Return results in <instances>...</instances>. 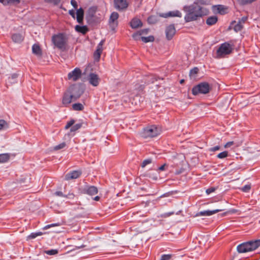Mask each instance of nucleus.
Wrapping results in <instances>:
<instances>
[{
    "instance_id": "19",
    "label": "nucleus",
    "mask_w": 260,
    "mask_h": 260,
    "mask_svg": "<svg viewBox=\"0 0 260 260\" xmlns=\"http://www.w3.org/2000/svg\"><path fill=\"white\" fill-rule=\"evenodd\" d=\"M11 38L14 42L20 43L23 41L24 37L21 34H13Z\"/></svg>"
},
{
    "instance_id": "52",
    "label": "nucleus",
    "mask_w": 260,
    "mask_h": 260,
    "mask_svg": "<svg viewBox=\"0 0 260 260\" xmlns=\"http://www.w3.org/2000/svg\"><path fill=\"white\" fill-rule=\"evenodd\" d=\"M233 144H234V142L233 141H230V142H229L226 143L224 145V147L225 148H228V147H230L231 146H232L233 145Z\"/></svg>"
},
{
    "instance_id": "45",
    "label": "nucleus",
    "mask_w": 260,
    "mask_h": 260,
    "mask_svg": "<svg viewBox=\"0 0 260 260\" xmlns=\"http://www.w3.org/2000/svg\"><path fill=\"white\" fill-rule=\"evenodd\" d=\"M47 3H53L55 5H58L61 0H44Z\"/></svg>"
},
{
    "instance_id": "6",
    "label": "nucleus",
    "mask_w": 260,
    "mask_h": 260,
    "mask_svg": "<svg viewBox=\"0 0 260 260\" xmlns=\"http://www.w3.org/2000/svg\"><path fill=\"white\" fill-rule=\"evenodd\" d=\"M160 133V129L156 126L150 125L143 129L141 135L144 138H152L157 136Z\"/></svg>"
},
{
    "instance_id": "24",
    "label": "nucleus",
    "mask_w": 260,
    "mask_h": 260,
    "mask_svg": "<svg viewBox=\"0 0 260 260\" xmlns=\"http://www.w3.org/2000/svg\"><path fill=\"white\" fill-rule=\"evenodd\" d=\"M20 2V0H0V3L4 5H8L11 4H18Z\"/></svg>"
},
{
    "instance_id": "40",
    "label": "nucleus",
    "mask_w": 260,
    "mask_h": 260,
    "mask_svg": "<svg viewBox=\"0 0 260 260\" xmlns=\"http://www.w3.org/2000/svg\"><path fill=\"white\" fill-rule=\"evenodd\" d=\"M66 145V144L65 142H62L56 146H55L54 148V149L55 150H58L61 149L63 148Z\"/></svg>"
},
{
    "instance_id": "55",
    "label": "nucleus",
    "mask_w": 260,
    "mask_h": 260,
    "mask_svg": "<svg viewBox=\"0 0 260 260\" xmlns=\"http://www.w3.org/2000/svg\"><path fill=\"white\" fill-rule=\"evenodd\" d=\"M69 14L73 17L75 18V11L74 10H70L69 11Z\"/></svg>"
},
{
    "instance_id": "47",
    "label": "nucleus",
    "mask_w": 260,
    "mask_h": 260,
    "mask_svg": "<svg viewBox=\"0 0 260 260\" xmlns=\"http://www.w3.org/2000/svg\"><path fill=\"white\" fill-rule=\"evenodd\" d=\"M75 195L72 192H69L68 194L64 195V197L66 198L72 199L74 198Z\"/></svg>"
},
{
    "instance_id": "62",
    "label": "nucleus",
    "mask_w": 260,
    "mask_h": 260,
    "mask_svg": "<svg viewBox=\"0 0 260 260\" xmlns=\"http://www.w3.org/2000/svg\"><path fill=\"white\" fill-rule=\"evenodd\" d=\"M147 31V29H144V30H142V32H146Z\"/></svg>"
},
{
    "instance_id": "10",
    "label": "nucleus",
    "mask_w": 260,
    "mask_h": 260,
    "mask_svg": "<svg viewBox=\"0 0 260 260\" xmlns=\"http://www.w3.org/2000/svg\"><path fill=\"white\" fill-rule=\"evenodd\" d=\"M119 14L117 12H113L111 13L109 18V24L112 29L114 30V26L117 25V19L118 18Z\"/></svg>"
},
{
    "instance_id": "58",
    "label": "nucleus",
    "mask_w": 260,
    "mask_h": 260,
    "mask_svg": "<svg viewBox=\"0 0 260 260\" xmlns=\"http://www.w3.org/2000/svg\"><path fill=\"white\" fill-rule=\"evenodd\" d=\"M247 20V17H243L241 20H240L239 21H241V24L243 23H244L245 21Z\"/></svg>"
},
{
    "instance_id": "42",
    "label": "nucleus",
    "mask_w": 260,
    "mask_h": 260,
    "mask_svg": "<svg viewBox=\"0 0 260 260\" xmlns=\"http://www.w3.org/2000/svg\"><path fill=\"white\" fill-rule=\"evenodd\" d=\"M142 34H133L132 38L135 40H141Z\"/></svg>"
},
{
    "instance_id": "13",
    "label": "nucleus",
    "mask_w": 260,
    "mask_h": 260,
    "mask_svg": "<svg viewBox=\"0 0 260 260\" xmlns=\"http://www.w3.org/2000/svg\"><path fill=\"white\" fill-rule=\"evenodd\" d=\"M83 191L89 196H93L98 193V189L94 186H90L84 188Z\"/></svg>"
},
{
    "instance_id": "23",
    "label": "nucleus",
    "mask_w": 260,
    "mask_h": 260,
    "mask_svg": "<svg viewBox=\"0 0 260 260\" xmlns=\"http://www.w3.org/2000/svg\"><path fill=\"white\" fill-rule=\"evenodd\" d=\"M95 13V10L90 8L89 10L88 14L86 16V18L88 23H91V21L94 17Z\"/></svg>"
},
{
    "instance_id": "32",
    "label": "nucleus",
    "mask_w": 260,
    "mask_h": 260,
    "mask_svg": "<svg viewBox=\"0 0 260 260\" xmlns=\"http://www.w3.org/2000/svg\"><path fill=\"white\" fill-rule=\"evenodd\" d=\"M102 52L95 50L93 53V58L95 61H99Z\"/></svg>"
},
{
    "instance_id": "15",
    "label": "nucleus",
    "mask_w": 260,
    "mask_h": 260,
    "mask_svg": "<svg viewBox=\"0 0 260 260\" xmlns=\"http://www.w3.org/2000/svg\"><path fill=\"white\" fill-rule=\"evenodd\" d=\"M224 209H215L213 210H206L200 212L198 215L200 216H211L215 213H216L218 212L223 211Z\"/></svg>"
},
{
    "instance_id": "59",
    "label": "nucleus",
    "mask_w": 260,
    "mask_h": 260,
    "mask_svg": "<svg viewBox=\"0 0 260 260\" xmlns=\"http://www.w3.org/2000/svg\"><path fill=\"white\" fill-rule=\"evenodd\" d=\"M35 233L36 234L37 237L41 236L43 234L42 232H37V233Z\"/></svg>"
},
{
    "instance_id": "61",
    "label": "nucleus",
    "mask_w": 260,
    "mask_h": 260,
    "mask_svg": "<svg viewBox=\"0 0 260 260\" xmlns=\"http://www.w3.org/2000/svg\"><path fill=\"white\" fill-rule=\"evenodd\" d=\"M16 77H17V76H16V75H15V74H14V75H13L12 76V79H15Z\"/></svg>"
},
{
    "instance_id": "17",
    "label": "nucleus",
    "mask_w": 260,
    "mask_h": 260,
    "mask_svg": "<svg viewBox=\"0 0 260 260\" xmlns=\"http://www.w3.org/2000/svg\"><path fill=\"white\" fill-rule=\"evenodd\" d=\"M142 22L137 18H133L130 22L131 26L133 28H137L142 26Z\"/></svg>"
},
{
    "instance_id": "35",
    "label": "nucleus",
    "mask_w": 260,
    "mask_h": 260,
    "mask_svg": "<svg viewBox=\"0 0 260 260\" xmlns=\"http://www.w3.org/2000/svg\"><path fill=\"white\" fill-rule=\"evenodd\" d=\"M81 126H82V124L81 123L76 124L71 127V128L70 129V132H75V131H77L78 129H80L81 127Z\"/></svg>"
},
{
    "instance_id": "14",
    "label": "nucleus",
    "mask_w": 260,
    "mask_h": 260,
    "mask_svg": "<svg viewBox=\"0 0 260 260\" xmlns=\"http://www.w3.org/2000/svg\"><path fill=\"white\" fill-rule=\"evenodd\" d=\"M160 16H161L162 17H165V18H167L168 17H181L182 14L179 11L175 10V11H170V12L165 13V14H160Z\"/></svg>"
},
{
    "instance_id": "31",
    "label": "nucleus",
    "mask_w": 260,
    "mask_h": 260,
    "mask_svg": "<svg viewBox=\"0 0 260 260\" xmlns=\"http://www.w3.org/2000/svg\"><path fill=\"white\" fill-rule=\"evenodd\" d=\"M157 18L155 16L151 15L147 19V21L149 24H155L157 22Z\"/></svg>"
},
{
    "instance_id": "27",
    "label": "nucleus",
    "mask_w": 260,
    "mask_h": 260,
    "mask_svg": "<svg viewBox=\"0 0 260 260\" xmlns=\"http://www.w3.org/2000/svg\"><path fill=\"white\" fill-rule=\"evenodd\" d=\"M72 108L75 111H82L84 109V106L81 103H75L72 105Z\"/></svg>"
},
{
    "instance_id": "39",
    "label": "nucleus",
    "mask_w": 260,
    "mask_h": 260,
    "mask_svg": "<svg viewBox=\"0 0 260 260\" xmlns=\"http://www.w3.org/2000/svg\"><path fill=\"white\" fill-rule=\"evenodd\" d=\"M199 69L198 68H194L190 71V76H195L198 73Z\"/></svg>"
},
{
    "instance_id": "57",
    "label": "nucleus",
    "mask_w": 260,
    "mask_h": 260,
    "mask_svg": "<svg viewBox=\"0 0 260 260\" xmlns=\"http://www.w3.org/2000/svg\"><path fill=\"white\" fill-rule=\"evenodd\" d=\"M166 166V164H164L163 165H162L161 166H160L159 168H158V170L159 171H164L165 170V167Z\"/></svg>"
},
{
    "instance_id": "21",
    "label": "nucleus",
    "mask_w": 260,
    "mask_h": 260,
    "mask_svg": "<svg viewBox=\"0 0 260 260\" xmlns=\"http://www.w3.org/2000/svg\"><path fill=\"white\" fill-rule=\"evenodd\" d=\"M218 20V18L216 16H212L209 17L206 20V23L208 25H212L215 24Z\"/></svg>"
},
{
    "instance_id": "3",
    "label": "nucleus",
    "mask_w": 260,
    "mask_h": 260,
    "mask_svg": "<svg viewBox=\"0 0 260 260\" xmlns=\"http://www.w3.org/2000/svg\"><path fill=\"white\" fill-rule=\"evenodd\" d=\"M234 49V45L232 42H224L220 44L216 52V58H221L230 55Z\"/></svg>"
},
{
    "instance_id": "9",
    "label": "nucleus",
    "mask_w": 260,
    "mask_h": 260,
    "mask_svg": "<svg viewBox=\"0 0 260 260\" xmlns=\"http://www.w3.org/2000/svg\"><path fill=\"white\" fill-rule=\"evenodd\" d=\"M114 7L118 11L125 10L128 6L126 0H114Z\"/></svg>"
},
{
    "instance_id": "29",
    "label": "nucleus",
    "mask_w": 260,
    "mask_h": 260,
    "mask_svg": "<svg viewBox=\"0 0 260 260\" xmlns=\"http://www.w3.org/2000/svg\"><path fill=\"white\" fill-rule=\"evenodd\" d=\"M9 127L8 123L4 120H0V131L6 129Z\"/></svg>"
},
{
    "instance_id": "53",
    "label": "nucleus",
    "mask_w": 260,
    "mask_h": 260,
    "mask_svg": "<svg viewBox=\"0 0 260 260\" xmlns=\"http://www.w3.org/2000/svg\"><path fill=\"white\" fill-rule=\"evenodd\" d=\"M174 34H166V38L168 40L172 39L174 36Z\"/></svg>"
},
{
    "instance_id": "46",
    "label": "nucleus",
    "mask_w": 260,
    "mask_h": 260,
    "mask_svg": "<svg viewBox=\"0 0 260 260\" xmlns=\"http://www.w3.org/2000/svg\"><path fill=\"white\" fill-rule=\"evenodd\" d=\"M59 224L58 223H54V224H48L47 225H46L44 227L43 229L44 230H47L49 228H50L51 227H53V226H58Z\"/></svg>"
},
{
    "instance_id": "25",
    "label": "nucleus",
    "mask_w": 260,
    "mask_h": 260,
    "mask_svg": "<svg viewBox=\"0 0 260 260\" xmlns=\"http://www.w3.org/2000/svg\"><path fill=\"white\" fill-rule=\"evenodd\" d=\"M75 29L78 32H86L87 31H88V27L85 25L80 26V25H77L75 26Z\"/></svg>"
},
{
    "instance_id": "8",
    "label": "nucleus",
    "mask_w": 260,
    "mask_h": 260,
    "mask_svg": "<svg viewBox=\"0 0 260 260\" xmlns=\"http://www.w3.org/2000/svg\"><path fill=\"white\" fill-rule=\"evenodd\" d=\"M81 70L79 68H76L68 74V77L69 80L76 81L81 77Z\"/></svg>"
},
{
    "instance_id": "34",
    "label": "nucleus",
    "mask_w": 260,
    "mask_h": 260,
    "mask_svg": "<svg viewBox=\"0 0 260 260\" xmlns=\"http://www.w3.org/2000/svg\"><path fill=\"white\" fill-rule=\"evenodd\" d=\"M175 28L174 24L169 25L166 29V32H175Z\"/></svg>"
},
{
    "instance_id": "48",
    "label": "nucleus",
    "mask_w": 260,
    "mask_h": 260,
    "mask_svg": "<svg viewBox=\"0 0 260 260\" xmlns=\"http://www.w3.org/2000/svg\"><path fill=\"white\" fill-rule=\"evenodd\" d=\"M250 189V186L249 185H246L242 188V190L245 192L248 191Z\"/></svg>"
},
{
    "instance_id": "41",
    "label": "nucleus",
    "mask_w": 260,
    "mask_h": 260,
    "mask_svg": "<svg viewBox=\"0 0 260 260\" xmlns=\"http://www.w3.org/2000/svg\"><path fill=\"white\" fill-rule=\"evenodd\" d=\"M172 256V254H163L161 256L160 260H170Z\"/></svg>"
},
{
    "instance_id": "49",
    "label": "nucleus",
    "mask_w": 260,
    "mask_h": 260,
    "mask_svg": "<svg viewBox=\"0 0 260 260\" xmlns=\"http://www.w3.org/2000/svg\"><path fill=\"white\" fill-rule=\"evenodd\" d=\"M215 190V188L214 187H210L207 189L206 191V193L209 194L212 192H213Z\"/></svg>"
},
{
    "instance_id": "30",
    "label": "nucleus",
    "mask_w": 260,
    "mask_h": 260,
    "mask_svg": "<svg viewBox=\"0 0 260 260\" xmlns=\"http://www.w3.org/2000/svg\"><path fill=\"white\" fill-rule=\"evenodd\" d=\"M197 5H208L210 3V0H196L194 3Z\"/></svg>"
},
{
    "instance_id": "44",
    "label": "nucleus",
    "mask_w": 260,
    "mask_h": 260,
    "mask_svg": "<svg viewBox=\"0 0 260 260\" xmlns=\"http://www.w3.org/2000/svg\"><path fill=\"white\" fill-rule=\"evenodd\" d=\"M74 123H75L74 120H73V119L71 120L70 121L68 122V123H67L66 125L65 126V129H68L69 128H70V127L73 126V124H74Z\"/></svg>"
},
{
    "instance_id": "51",
    "label": "nucleus",
    "mask_w": 260,
    "mask_h": 260,
    "mask_svg": "<svg viewBox=\"0 0 260 260\" xmlns=\"http://www.w3.org/2000/svg\"><path fill=\"white\" fill-rule=\"evenodd\" d=\"M220 149V147L219 146H216L215 147H212L210 148V151L214 152Z\"/></svg>"
},
{
    "instance_id": "36",
    "label": "nucleus",
    "mask_w": 260,
    "mask_h": 260,
    "mask_svg": "<svg viewBox=\"0 0 260 260\" xmlns=\"http://www.w3.org/2000/svg\"><path fill=\"white\" fill-rule=\"evenodd\" d=\"M228 155V151H224L219 153L217 155V157L218 158L222 159V158H225L226 157H227Z\"/></svg>"
},
{
    "instance_id": "50",
    "label": "nucleus",
    "mask_w": 260,
    "mask_h": 260,
    "mask_svg": "<svg viewBox=\"0 0 260 260\" xmlns=\"http://www.w3.org/2000/svg\"><path fill=\"white\" fill-rule=\"evenodd\" d=\"M71 4L75 9H77L78 5L77 2L75 0H71Z\"/></svg>"
},
{
    "instance_id": "16",
    "label": "nucleus",
    "mask_w": 260,
    "mask_h": 260,
    "mask_svg": "<svg viewBox=\"0 0 260 260\" xmlns=\"http://www.w3.org/2000/svg\"><path fill=\"white\" fill-rule=\"evenodd\" d=\"M243 27V25L241 24V21H239L238 23H237L236 21L232 22L229 27V29H231L232 28H233L234 30L237 32L239 31H241L242 28Z\"/></svg>"
},
{
    "instance_id": "20",
    "label": "nucleus",
    "mask_w": 260,
    "mask_h": 260,
    "mask_svg": "<svg viewBox=\"0 0 260 260\" xmlns=\"http://www.w3.org/2000/svg\"><path fill=\"white\" fill-rule=\"evenodd\" d=\"M77 20L78 23H82L84 17V11L82 8L77 10Z\"/></svg>"
},
{
    "instance_id": "54",
    "label": "nucleus",
    "mask_w": 260,
    "mask_h": 260,
    "mask_svg": "<svg viewBox=\"0 0 260 260\" xmlns=\"http://www.w3.org/2000/svg\"><path fill=\"white\" fill-rule=\"evenodd\" d=\"M55 194L57 196L64 197V195L61 191H56L55 192Z\"/></svg>"
},
{
    "instance_id": "63",
    "label": "nucleus",
    "mask_w": 260,
    "mask_h": 260,
    "mask_svg": "<svg viewBox=\"0 0 260 260\" xmlns=\"http://www.w3.org/2000/svg\"><path fill=\"white\" fill-rule=\"evenodd\" d=\"M84 247V245H82V246H81L78 247V248H81V247Z\"/></svg>"
},
{
    "instance_id": "28",
    "label": "nucleus",
    "mask_w": 260,
    "mask_h": 260,
    "mask_svg": "<svg viewBox=\"0 0 260 260\" xmlns=\"http://www.w3.org/2000/svg\"><path fill=\"white\" fill-rule=\"evenodd\" d=\"M257 0H237L238 3L241 6H244L252 4Z\"/></svg>"
},
{
    "instance_id": "12",
    "label": "nucleus",
    "mask_w": 260,
    "mask_h": 260,
    "mask_svg": "<svg viewBox=\"0 0 260 260\" xmlns=\"http://www.w3.org/2000/svg\"><path fill=\"white\" fill-rule=\"evenodd\" d=\"M81 175V172L80 171H73L70 172L66 174L65 176V179L69 180L71 179H74L79 178Z\"/></svg>"
},
{
    "instance_id": "33",
    "label": "nucleus",
    "mask_w": 260,
    "mask_h": 260,
    "mask_svg": "<svg viewBox=\"0 0 260 260\" xmlns=\"http://www.w3.org/2000/svg\"><path fill=\"white\" fill-rule=\"evenodd\" d=\"M105 43V39L102 40L101 41V42L99 43V44L98 45L96 50L98 51L103 52V46L104 45Z\"/></svg>"
},
{
    "instance_id": "64",
    "label": "nucleus",
    "mask_w": 260,
    "mask_h": 260,
    "mask_svg": "<svg viewBox=\"0 0 260 260\" xmlns=\"http://www.w3.org/2000/svg\"><path fill=\"white\" fill-rule=\"evenodd\" d=\"M183 82H184V80H183V79L180 81L181 83H182Z\"/></svg>"
},
{
    "instance_id": "22",
    "label": "nucleus",
    "mask_w": 260,
    "mask_h": 260,
    "mask_svg": "<svg viewBox=\"0 0 260 260\" xmlns=\"http://www.w3.org/2000/svg\"><path fill=\"white\" fill-rule=\"evenodd\" d=\"M10 158L9 153H3L0 154V163H5L7 162Z\"/></svg>"
},
{
    "instance_id": "37",
    "label": "nucleus",
    "mask_w": 260,
    "mask_h": 260,
    "mask_svg": "<svg viewBox=\"0 0 260 260\" xmlns=\"http://www.w3.org/2000/svg\"><path fill=\"white\" fill-rule=\"evenodd\" d=\"M45 253L50 255H55L58 253V250L56 249H51L45 251Z\"/></svg>"
},
{
    "instance_id": "7",
    "label": "nucleus",
    "mask_w": 260,
    "mask_h": 260,
    "mask_svg": "<svg viewBox=\"0 0 260 260\" xmlns=\"http://www.w3.org/2000/svg\"><path fill=\"white\" fill-rule=\"evenodd\" d=\"M211 89V86L207 82H202L194 86L192 89V93L193 95L208 93Z\"/></svg>"
},
{
    "instance_id": "4",
    "label": "nucleus",
    "mask_w": 260,
    "mask_h": 260,
    "mask_svg": "<svg viewBox=\"0 0 260 260\" xmlns=\"http://www.w3.org/2000/svg\"><path fill=\"white\" fill-rule=\"evenodd\" d=\"M260 246V239L243 243L237 247L239 253H245L253 251Z\"/></svg>"
},
{
    "instance_id": "18",
    "label": "nucleus",
    "mask_w": 260,
    "mask_h": 260,
    "mask_svg": "<svg viewBox=\"0 0 260 260\" xmlns=\"http://www.w3.org/2000/svg\"><path fill=\"white\" fill-rule=\"evenodd\" d=\"M32 53L38 56H41L42 54V50L38 44H35L32 46Z\"/></svg>"
},
{
    "instance_id": "1",
    "label": "nucleus",
    "mask_w": 260,
    "mask_h": 260,
    "mask_svg": "<svg viewBox=\"0 0 260 260\" xmlns=\"http://www.w3.org/2000/svg\"><path fill=\"white\" fill-rule=\"evenodd\" d=\"M183 10L186 13L184 16L186 22L197 21L200 18L208 15L209 13L208 9L200 5H197L194 3L189 6H184Z\"/></svg>"
},
{
    "instance_id": "56",
    "label": "nucleus",
    "mask_w": 260,
    "mask_h": 260,
    "mask_svg": "<svg viewBox=\"0 0 260 260\" xmlns=\"http://www.w3.org/2000/svg\"><path fill=\"white\" fill-rule=\"evenodd\" d=\"M36 237L37 236L35 233H32L29 236V238L30 239H34L36 238Z\"/></svg>"
},
{
    "instance_id": "60",
    "label": "nucleus",
    "mask_w": 260,
    "mask_h": 260,
    "mask_svg": "<svg viewBox=\"0 0 260 260\" xmlns=\"http://www.w3.org/2000/svg\"><path fill=\"white\" fill-rule=\"evenodd\" d=\"M93 199L94 200L98 201L100 200V197L99 196H96Z\"/></svg>"
},
{
    "instance_id": "11",
    "label": "nucleus",
    "mask_w": 260,
    "mask_h": 260,
    "mask_svg": "<svg viewBox=\"0 0 260 260\" xmlns=\"http://www.w3.org/2000/svg\"><path fill=\"white\" fill-rule=\"evenodd\" d=\"M100 78L98 75L93 73L89 74L88 81L90 84L93 86H97L99 84Z\"/></svg>"
},
{
    "instance_id": "38",
    "label": "nucleus",
    "mask_w": 260,
    "mask_h": 260,
    "mask_svg": "<svg viewBox=\"0 0 260 260\" xmlns=\"http://www.w3.org/2000/svg\"><path fill=\"white\" fill-rule=\"evenodd\" d=\"M152 162V160L150 158L146 159L143 160L141 164V167L142 168L145 167L147 165L150 164Z\"/></svg>"
},
{
    "instance_id": "43",
    "label": "nucleus",
    "mask_w": 260,
    "mask_h": 260,
    "mask_svg": "<svg viewBox=\"0 0 260 260\" xmlns=\"http://www.w3.org/2000/svg\"><path fill=\"white\" fill-rule=\"evenodd\" d=\"M225 9H226L223 6H222V5H218V6L217 10L220 14H223L224 12Z\"/></svg>"
},
{
    "instance_id": "2",
    "label": "nucleus",
    "mask_w": 260,
    "mask_h": 260,
    "mask_svg": "<svg viewBox=\"0 0 260 260\" xmlns=\"http://www.w3.org/2000/svg\"><path fill=\"white\" fill-rule=\"evenodd\" d=\"M83 93V90L79 87L76 86L71 87L63 94L62 99V104L67 107L72 102V100H76L79 98Z\"/></svg>"
},
{
    "instance_id": "5",
    "label": "nucleus",
    "mask_w": 260,
    "mask_h": 260,
    "mask_svg": "<svg viewBox=\"0 0 260 260\" xmlns=\"http://www.w3.org/2000/svg\"><path fill=\"white\" fill-rule=\"evenodd\" d=\"M68 39L64 34H58L52 36V41L54 46L61 51L66 49Z\"/></svg>"
},
{
    "instance_id": "26",
    "label": "nucleus",
    "mask_w": 260,
    "mask_h": 260,
    "mask_svg": "<svg viewBox=\"0 0 260 260\" xmlns=\"http://www.w3.org/2000/svg\"><path fill=\"white\" fill-rule=\"evenodd\" d=\"M141 40L144 43L152 42L154 40V38L153 36H149L148 37H143L141 38Z\"/></svg>"
}]
</instances>
